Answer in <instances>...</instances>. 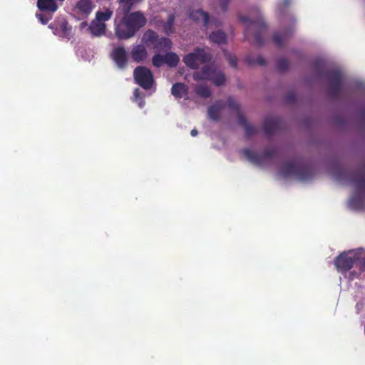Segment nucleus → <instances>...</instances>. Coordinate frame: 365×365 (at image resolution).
Listing matches in <instances>:
<instances>
[{"mask_svg": "<svg viewBox=\"0 0 365 365\" xmlns=\"http://www.w3.org/2000/svg\"><path fill=\"white\" fill-rule=\"evenodd\" d=\"M336 178L339 180H348L353 183L356 190V195L349 200V206L354 210L365 208V197L362 192H365V163L360 165L354 172L340 170Z\"/></svg>", "mask_w": 365, "mask_h": 365, "instance_id": "f257e3e1", "label": "nucleus"}, {"mask_svg": "<svg viewBox=\"0 0 365 365\" xmlns=\"http://www.w3.org/2000/svg\"><path fill=\"white\" fill-rule=\"evenodd\" d=\"M147 19L142 11H138L123 15L118 23L115 24V34L119 40H127L145 26Z\"/></svg>", "mask_w": 365, "mask_h": 365, "instance_id": "f03ea898", "label": "nucleus"}, {"mask_svg": "<svg viewBox=\"0 0 365 365\" xmlns=\"http://www.w3.org/2000/svg\"><path fill=\"white\" fill-rule=\"evenodd\" d=\"M142 42L147 47H150L158 53L170 51L173 47V42L169 38L160 36L152 29H148L144 32Z\"/></svg>", "mask_w": 365, "mask_h": 365, "instance_id": "7ed1b4c3", "label": "nucleus"}, {"mask_svg": "<svg viewBox=\"0 0 365 365\" xmlns=\"http://www.w3.org/2000/svg\"><path fill=\"white\" fill-rule=\"evenodd\" d=\"M281 173L284 178L296 176L300 180H310L314 175L309 166L297 161L285 163L281 168Z\"/></svg>", "mask_w": 365, "mask_h": 365, "instance_id": "20e7f679", "label": "nucleus"}, {"mask_svg": "<svg viewBox=\"0 0 365 365\" xmlns=\"http://www.w3.org/2000/svg\"><path fill=\"white\" fill-rule=\"evenodd\" d=\"M240 21L247 25L244 35L247 39L250 38L251 31H255V41L257 46H260L263 44L264 39L263 33L266 31L267 25L263 19H259L255 21H251L247 16H239Z\"/></svg>", "mask_w": 365, "mask_h": 365, "instance_id": "39448f33", "label": "nucleus"}, {"mask_svg": "<svg viewBox=\"0 0 365 365\" xmlns=\"http://www.w3.org/2000/svg\"><path fill=\"white\" fill-rule=\"evenodd\" d=\"M360 254L354 251L344 252L338 255L334 260L337 270L342 273L349 271L354 264H361Z\"/></svg>", "mask_w": 365, "mask_h": 365, "instance_id": "423d86ee", "label": "nucleus"}, {"mask_svg": "<svg viewBox=\"0 0 365 365\" xmlns=\"http://www.w3.org/2000/svg\"><path fill=\"white\" fill-rule=\"evenodd\" d=\"M212 59V55L204 48H196L193 52L183 56L184 63L191 69H198L201 64L208 63Z\"/></svg>", "mask_w": 365, "mask_h": 365, "instance_id": "0eeeda50", "label": "nucleus"}, {"mask_svg": "<svg viewBox=\"0 0 365 365\" xmlns=\"http://www.w3.org/2000/svg\"><path fill=\"white\" fill-rule=\"evenodd\" d=\"M277 152V149L274 147L266 148L262 154L257 153L248 148L242 150L244 155L250 162L259 166L264 165L268 160L276 157Z\"/></svg>", "mask_w": 365, "mask_h": 365, "instance_id": "6e6552de", "label": "nucleus"}, {"mask_svg": "<svg viewBox=\"0 0 365 365\" xmlns=\"http://www.w3.org/2000/svg\"><path fill=\"white\" fill-rule=\"evenodd\" d=\"M329 81L328 95L332 98H339L341 92L342 74L338 70L327 71L323 73Z\"/></svg>", "mask_w": 365, "mask_h": 365, "instance_id": "1a4fd4ad", "label": "nucleus"}, {"mask_svg": "<svg viewBox=\"0 0 365 365\" xmlns=\"http://www.w3.org/2000/svg\"><path fill=\"white\" fill-rule=\"evenodd\" d=\"M135 83L145 90L150 89L154 84L153 74L145 66H138L133 71Z\"/></svg>", "mask_w": 365, "mask_h": 365, "instance_id": "9d476101", "label": "nucleus"}, {"mask_svg": "<svg viewBox=\"0 0 365 365\" xmlns=\"http://www.w3.org/2000/svg\"><path fill=\"white\" fill-rule=\"evenodd\" d=\"M227 105L230 108L232 109L234 111L237 113L238 123L240 125H242L244 128L245 135L247 138H250L257 133V128L252 125L250 124L247 122L246 118L240 112L239 103H237L232 97H229L227 98Z\"/></svg>", "mask_w": 365, "mask_h": 365, "instance_id": "9b49d317", "label": "nucleus"}, {"mask_svg": "<svg viewBox=\"0 0 365 365\" xmlns=\"http://www.w3.org/2000/svg\"><path fill=\"white\" fill-rule=\"evenodd\" d=\"M49 29L53 31L54 35L69 41L73 37L72 26L69 25L65 19H61L51 23Z\"/></svg>", "mask_w": 365, "mask_h": 365, "instance_id": "f8f14e48", "label": "nucleus"}, {"mask_svg": "<svg viewBox=\"0 0 365 365\" xmlns=\"http://www.w3.org/2000/svg\"><path fill=\"white\" fill-rule=\"evenodd\" d=\"M94 6L91 0H78L73 11L76 14L78 19H86L91 14Z\"/></svg>", "mask_w": 365, "mask_h": 365, "instance_id": "ddd939ff", "label": "nucleus"}, {"mask_svg": "<svg viewBox=\"0 0 365 365\" xmlns=\"http://www.w3.org/2000/svg\"><path fill=\"white\" fill-rule=\"evenodd\" d=\"M111 58L120 69H124L128 64V56L125 48L122 46L114 48L111 53Z\"/></svg>", "mask_w": 365, "mask_h": 365, "instance_id": "4468645a", "label": "nucleus"}, {"mask_svg": "<svg viewBox=\"0 0 365 365\" xmlns=\"http://www.w3.org/2000/svg\"><path fill=\"white\" fill-rule=\"evenodd\" d=\"M282 120L279 118H267L264 119L262 128L267 137H270L282 127Z\"/></svg>", "mask_w": 365, "mask_h": 365, "instance_id": "2eb2a0df", "label": "nucleus"}, {"mask_svg": "<svg viewBox=\"0 0 365 365\" xmlns=\"http://www.w3.org/2000/svg\"><path fill=\"white\" fill-rule=\"evenodd\" d=\"M146 46L143 44H137L133 46L130 51V56L135 63L144 61L148 57V51Z\"/></svg>", "mask_w": 365, "mask_h": 365, "instance_id": "dca6fc26", "label": "nucleus"}, {"mask_svg": "<svg viewBox=\"0 0 365 365\" xmlns=\"http://www.w3.org/2000/svg\"><path fill=\"white\" fill-rule=\"evenodd\" d=\"M216 69L214 66L206 65L203 66L200 71H195L193 73V79L195 81L210 80L215 74Z\"/></svg>", "mask_w": 365, "mask_h": 365, "instance_id": "f3484780", "label": "nucleus"}, {"mask_svg": "<svg viewBox=\"0 0 365 365\" xmlns=\"http://www.w3.org/2000/svg\"><path fill=\"white\" fill-rule=\"evenodd\" d=\"M226 104L222 101H217L213 105L208 108L207 115L210 119L217 121L220 119L222 110L225 108Z\"/></svg>", "mask_w": 365, "mask_h": 365, "instance_id": "a211bd4d", "label": "nucleus"}, {"mask_svg": "<svg viewBox=\"0 0 365 365\" xmlns=\"http://www.w3.org/2000/svg\"><path fill=\"white\" fill-rule=\"evenodd\" d=\"M88 30L93 36L101 37L106 34V24L93 19L88 26Z\"/></svg>", "mask_w": 365, "mask_h": 365, "instance_id": "6ab92c4d", "label": "nucleus"}, {"mask_svg": "<svg viewBox=\"0 0 365 365\" xmlns=\"http://www.w3.org/2000/svg\"><path fill=\"white\" fill-rule=\"evenodd\" d=\"M294 30L292 29H287L280 33H274L272 37L274 43L279 48H282L284 45V42L293 35Z\"/></svg>", "mask_w": 365, "mask_h": 365, "instance_id": "aec40b11", "label": "nucleus"}, {"mask_svg": "<svg viewBox=\"0 0 365 365\" xmlns=\"http://www.w3.org/2000/svg\"><path fill=\"white\" fill-rule=\"evenodd\" d=\"M37 6L41 11L55 12L58 9V5L54 0H38Z\"/></svg>", "mask_w": 365, "mask_h": 365, "instance_id": "412c9836", "label": "nucleus"}, {"mask_svg": "<svg viewBox=\"0 0 365 365\" xmlns=\"http://www.w3.org/2000/svg\"><path fill=\"white\" fill-rule=\"evenodd\" d=\"M188 88L183 83H175L171 88V93L177 98H181L183 96L187 94Z\"/></svg>", "mask_w": 365, "mask_h": 365, "instance_id": "4be33fe9", "label": "nucleus"}, {"mask_svg": "<svg viewBox=\"0 0 365 365\" xmlns=\"http://www.w3.org/2000/svg\"><path fill=\"white\" fill-rule=\"evenodd\" d=\"M189 16L191 19L196 21L202 20L205 26H207L209 24V14L202 9L191 11L189 14Z\"/></svg>", "mask_w": 365, "mask_h": 365, "instance_id": "5701e85b", "label": "nucleus"}, {"mask_svg": "<svg viewBox=\"0 0 365 365\" xmlns=\"http://www.w3.org/2000/svg\"><path fill=\"white\" fill-rule=\"evenodd\" d=\"M163 58L165 61V64L170 68L176 67L180 62V58L178 54L169 51H165Z\"/></svg>", "mask_w": 365, "mask_h": 365, "instance_id": "b1692460", "label": "nucleus"}, {"mask_svg": "<svg viewBox=\"0 0 365 365\" xmlns=\"http://www.w3.org/2000/svg\"><path fill=\"white\" fill-rule=\"evenodd\" d=\"M209 38L211 41L219 44L225 43L227 41V35L221 30L212 32Z\"/></svg>", "mask_w": 365, "mask_h": 365, "instance_id": "393cba45", "label": "nucleus"}, {"mask_svg": "<svg viewBox=\"0 0 365 365\" xmlns=\"http://www.w3.org/2000/svg\"><path fill=\"white\" fill-rule=\"evenodd\" d=\"M195 91L198 96L205 99L211 96V90L209 86L206 85H197L195 88Z\"/></svg>", "mask_w": 365, "mask_h": 365, "instance_id": "a878e982", "label": "nucleus"}, {"mask_svg": "<svg viewBox=\"0 0 365 365\" xmlns=\"http://www.w3.org/2000/svg\"><path fill=\"white\" fill-rule=\"evenodd\" d=\"M113 15V11L109 9H106L104 11H98L96 13V18L95 19L99 22L105 23L106 21L110 19Z\"/></svg>", "mask_w": 365, "mask_h": 365, "instance_id": "bb28decb", "label": "nucleus"}, {"mask_svg": "<svg viewBox=\"0 0 365 365\" xmlns=\"http://www.w3.org/2000/svg\"><path fill=\"white\" fill-rule=\"evenodd\" d=\"M175 20V16L173 14H170L168 15L166 21L163 25L164 30L166 34H169L174 31V22Z\"/></svg>", "mask_w": 365, "mask_h": 365, "instance_id": "cd10ccee", "label": "nucleus"}, {"mask_svg": "<svg viewBox=\"0 0 365 365\" xmlns=\"http://www.w3.org/2000/svg\"><path fill=\"white\" fill-rule=\"evenodd\" d=\"M245 61L249 66L259 65L264 66L266 64V60L262 56H258L256 58L251 56H247L245 57Z\"/></svg>", "mask_w": 365, "mask_h": 365, "instance_id": "c85d7f7f", "label": "nucleus"}, {"mask_svg": "<svg viewBox=\"0 0 365 365\" xmlns=\"http://www.w3.org/2000/svg\"><path fill=\"white\" fill-rule=\"evenodd\" d=\"M225 74L221 71H215L213 76H212L210 81H212V83L217 86H220L223 85L225 83Z\"/></svg>", "mask_w": 365, "mask_h": 365, "instance_id": "c756f323", "label": "nucleus"}, {"mask_svg": "<svg viewBox=\"0 0 365 365\" xmlns=\"http://www.w3.org/2000/svg\"><path fill=\"white\" fill-rule=\"evenodd\" d=\"M164 55L159 53H155L152 58V63L155 68H160L163 64H165L164 60Z\"/></svg>", "mask_w": 365, "mask_h": 365, "instance_id": "7c9ffc66", "label": "nucleus"}, {"mask_svg": "<svg viewBox=\"0 0 365 365\" xmlns=\"http://www.w3.org/2000/svg\"><path fill=\"white\" fill-rule=\"evenodd\" d=\"M289 61L286 58H280L277 61V69L279 72H285L289 68Z\"/></svg>", "mask_w": 365, "mask_h": 365, "instance_id": "2f4dec72", "label": "nucleus"}, {"mask_svg": "<svg viewBox=\"0 0 365 365\" xmlns=\"http://www.w3.org/2000/svg\"><path fill=\"white\" fill-rule=\"evenodd\" d=\"M295 100L296 96L293 92L289 93L285 97V101L288 103H292L295 101Z\"/></svg>", "mask_w": 365, "mask_h": 365, "instance_id": "473e14b6", "label": "nucleus"}, {"mask_svg": "<svg viewBox=\"0 0 365 365\" xmlns=\"http://www.w3.org/2000/svg\"><path fill=\"white\" fill-rule=\"evenodd\" d=\"M227 60L231 66L236 68L237 65V59L235 56L228 55Z\"/></svg>", "mask_w": 365, "mask_h": 365, "instance_id": "72a5a7b5", "label": "nucleus"}, {"mask_svg": "<svg viewBox=\"0 0 365 365\" xmlns=\"http://www.w3.org/2000/svg\"><path fill=\"white\" fill-rule=\"evenodd\" d=\"M36 17L38 18V19L41 21V23L42 24H46L48 22L49 19H50L49 18L43 16L41 14H36Z\"/></svg>", "mask_w": 365, "mask_h": 365, "instance_id": "f704fd0d", "label": "nucleus"}, {"mask_svg": "<svg viewBox=\"0 0 365 365\" xmlns=\"http://www.w3.org/2000/svg\"><path fill=\"white\" fill-rule=\"evenodd\" d=\"M314 67L318 73H321V70L323 67L322 62L319 60L315 61L314 63Z\"/></svg>", "mask_w": 365, "mask_h": 365, "instance_id": "c9c22d12", "label": "nucleus"}, {"mask_svg": "<svg viewBox=\"0 0 365 365\" xmlns=\"http://www.w3.org/2000/svg\"><path fill=\"white\" fill-rule=\"evenodd\" d=\"M229 2H230V0H221L220 6H221L222 11L225 12L227 11Z\"/></svg>", "mask_w": 365, "mask_h": 365, "instance_id": "e433bc0d", "label": "nucleus"}, {"mask_svg": "<svg viewBox=\"0 0 365 365\" xmlns=\"http://www.w3.org/2000/svg\"><path fill=\"white\" fill-rule=\"evenodd\" d=\"M133 96L135 101H138V100H140V98H143L140 95V92L138 88H135L134 90Z\"/></svg>", "mask_w": 365, "mask_h": 365, "instance_id": "4c0bfd02", "label": "nucleus"}, {"mask_svg": "<svg viewBox=\"0 0 365 365\" xmlns=\"http://www.w3.org/2000/svg\"><path fill=\"white\" fill-rule=\"evenodd\" d=\"M361 264H360V269L361 270H364L365 269V256L363 257H361Z\"/></svg>", "mask_w": 365, "mask_h": 365, "instance_id": "58836bf2", "label": "nucleus"}, {"mask_svg": "<svg viewBox=\"0 0 365 365\" xmlns=\"http://www.w3.org/2000/svg\"><path fill=\"white\" fill-rule=\"evenodd\" d=\"M137 102H138L140 108L144 107L145 103L143 98H140V100H138Z\"/></svg>", "mask_w": 365, "mask_h": 365, "instance_id": "ea45409f", "label": "nucleus"}, {"mask_svg": "<svg viewBox=\"0 0 365 365\" xmlns=\"http://www.w3.org/2000/svg\"><path fill=\"white\" fill-rule=\"evenodd\" d=\"M192 136L195 137L198 134V131L197 129H192L190 132Z\"/></svg>", "mask_w": 365, "mask_h": 365, "instance_id": "a19ab883", "label": "nucleus"}, {"mask_svg": "<svg viewBox=\"0 0 365 365\" xmlns=\"http://www.w3.org/2000/svg\"><path fill=\"white\" fill-rule=\"evenodd\" d=\"M87 26V22L83 21L81 24V28H83L84 26Z\"/></svg>", "mask_w": 365, "mask_h": 365, "instance_id": "79ce46f5", "label": "nucleus"}]
</instances>
